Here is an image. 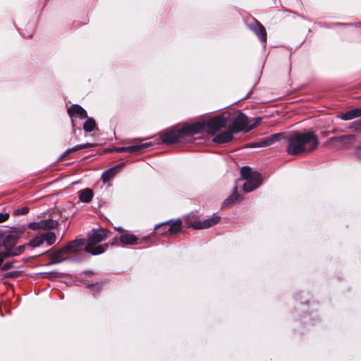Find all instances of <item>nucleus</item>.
<instances>
[{
	"label": "nucleus",
	"mask_w": 361,
	"mask_h": 361,
	"mask_svg": "<svg viewBox=\"0 0 361 361\" xmlns=\"http://www.w3.org/2000/svg\"><path fill=\"white\" fill-rule=\"evenodd\" d=\"M286 152L290 155L310 152L317 149L319 141L312 131L293 132L285 136Z\"/></svg>",
	"instance_id": "nucleus-1"
},
{
	"label": "nucleus",
	"mask_w": 361,
	"mask_h": 361,
	"mask_svg": "<svg viewBox=\"0 0 361 361\" xmlns=\"http://www.w3.org/2000/svg\"><path fill=\"white\" fill-rule=\"evenodd\" d=\"M107 238V231L103 228L94 229L92 234L89 237L85 246V250L92 255L102 254L108 248L109 243L95 246L96 244L103 241Z\"/></svg>",
	"instance_id": "nucleus-2"
},
{
	"label": "nucleus",
	"mask_w": 361,
	"mask_h": 361,
	"mask_svg": "<svg viewBox=\"0 0 361 361\" xmlns=\"http://www.w3.org/2000/svg\"><path fill=\"white\" fill-rule=\"evenodd\" d=\"M240 176L245 180L243 189L245 192H250L260 186L262 184L261 175L253 171L249 166H243L240 169Z\"/></svg>",
	"instance_id": "nucleus-3"
},
{
	"label": "nucleus",
	"mask_w": 361,
	"mask_h": 361,
	"mask_svg": "<svg viewBox=\"0 0 361 361\" xmlns=\"http://www.w3.org/2000/svg\"><path fill=\"white\" fill-rule=\"evenodd\" d=\"M260 121L261 118H256L255 121L252 124L249 125L247 116L245 114L240 112L234 118L231 125L229 126V130L234 134L241 131L247 133L255 128L260 122Z\"/></svg>",
	"instance_id": "nucleus-4"
},
{
	"label": "nucleus",
	"mask_w": 361,
	"mask_h": 361,
	"mask_svg": "<svg viewBox=\"0 0 361 361\" xmlns=\"http://www.w3.org/2000/svg\"><path fill=\"white\" fill-rule=\"evenodd\" d=\"M227 121V118L224 116H216L209 118L205 122L207 133L214 135L217 132L226 127Z\"/></svg>",
	"instance_id": "nucleus-5"
},
{
	"label": "nucleus",
	"mask_w": 361,
	"mask_h": 361,
	"mask_svg": "<svg viewBox=\"0 0 361 361\" xmlns=\"http://www.w3.org/2000/svg\"><path fill=\"white\" fill-rule=\"evenodd\" d=\"M160 139L164 144L170 145L180 142L184 139L182 129L168 130L160 133Z\"/></svg>",
	"instance_id": "nucleus-6"
},
{
	"label": "nucleus",
	"mask_w": 361,
	"mask_h": 361,
	"mask_svg": "<svg viewBox=\"0 0 361 361\" xmlns=\"http://www.w3.org/2000/svg\"><path fill=\"white\" fill-rule=\"evenodd\" d=\"M181 224L182 223L180 219H177L174 221L170 220L157 224L154 228L158 229L159 228H163V231H161V235H166L168 233L170 234H176L180 231Z\"/></svg>",
	"instance_id": "nucleus-7"
},
{
	"label": "nucleus",
	"mask_w": 361,
	"mask_h": 361,
	"mask_svg": "<svg viewBox=\"0 0 361 361\" xmlns=\"http://www.w3.org/2000/svg\"><path fill=\"white\" fill-rule=\"evenodd\" d=\"M68 254L65 251L63 247L61 248L51 252L49 254V258L50 259V262L47 264V265L59 264L66 261H73L75 260L74 257H66Z\"/></svg>",
	"instance_id": "nucleus-8"
},
{
	"label": "nucleus",
	"mask_w": 361,
	"mask_h": 361,
	"mask_svg": "<svg viewBox=\"0 0 361 361\" xmlns=\"http://www.w3.org/2000/svg\"><path fill=\"white\" fill-rule=\"evenodd\" d=\"M247 25L257 36L261 42H267V31L261 23L254 19Z\"/></svg>",
	"instance_id": "nucleus-9"
},
{
	"label": "nucleus",
	"mask_w": 361,
	"mask_h": 361,
	"mask_svg": "<svg viewBox=\"0 0 361 361\" xmlns=\"http://www.w3.org/2000/svg\"><path fill=\"white\" fill-rule=\"evenodd\" d=\"M23 234V230L20 228H13L3 240V246L15 245Z\"/></svg>",
	"instance_id": "nucleus-10"
},
{
	"label": "nucleus",
	"mask_w": 361,
	"mask_h": 361,
	"mask_svg": "<svg viewBox=\"0 0 361 361\" xmlns=\"http://www.w3.org/2000/svg\"><path fill=\"white\" fill-rule=\"evenodd\" d=\"M152 146L151 143L147 142L143 143L142 145H133L129 147H115L112 149L113 152H116L118 153H122V152H137L138 151L144 149H147L149 147Z\"/></svg>",
	"instance_id": "nucleus-11"
},
{
	"label": "nucleus",
	"mask_w": 361,
	"mask_h": 361,
	"mask_svg": "<svg viewBox=\"0 0 361 361\" xmlns=\"http://www.w3.org/2000/svg\"><path fill=\"white\" fill-rule=\"evenodd\" d=\"M283 136L281 133H276L274 135H271L269 137H267L262 140V141L255 142L251 144L250 146L252 147H264L267 146H270L273 145L276 141L279 140L280 138Z\"/></svg>",
	"instance_id": "nucleus-12"
},
{
	"label": "nucleus",
	"mask_w": 361,
	"mask_h": 361,
	"mask_svg": "<svg viewBox=\"0 0 361 361\" xmlns=\"http://www.w3.org/2000/svg\"><path fill=\"white\" fill-rule=\"evenodd\" d=\"M206 128L204 123H195L187 128H182L184 138L193 134H197Z\"/></svg>",
	"instance_id": "nucleus-13"
},
{
	"label": "nucleus",
	"mask_w": 361,
	"mask_h": 361,
	"mask_svg": "<svg viewBox=\"0 0 361 361\" xmlns=\"http://www.w3.org/2000/svg\"><path fill=\"white\" fill-rule=\"evenodd\" d=\"M84 244V240L76 238L73 240L68 242L66 245L63 246V248L68 255L75 253L80 249V247Z\"/></svg>",
	"instance_id": "nucleus-14"
},
{
	"label": "nucleus",
	"mask_w": 361,
	"mask_h": 361,
	"mask_svg": "<svg viewBox=\"0 0 361 361\" xmlns=\"http://www.w3.org/2000/svg\"><path fill=\"white\" fill-rule=\"evenodd\" d=\"M355 141V136L354 135H342L340 137H333L329 140V142H338L339 147H344L353 144Z\"/></svg>",
	"instance_id": "nucleus-15"
},
{
	"label": "nucleus",
	"mask_w": 361,
	"mask_h": 361,
	"mask_svg": "<svg viewBox=\"0 0 361 361\" xmlns=\"http://www.w3.org/2000/svg\"><path fill=\"white\" fill-rule=\"evenodd\" d=\"M68 115L72 116H78L80 119L87 118V111L79 104H73L68 109Z\"/></svg>",
	"instance_id": "nucleus-16"
},
{
	"label": "nucleus",
	"mask_w": 361,
	"mask_h": 361,
	"mask_svg": "<svg viewBox=\"0 0 361 361\" xmlns=\"http://www.w3.org/2000/svg\"><path fill=\"white\" fill-rule=\"evenodd\" d=\"M233 133H231L230 131V130L228 129V130H227V131H224L223 133H220L216 135L213 137L212 141L216 144L227 143L233 140Z\"/></svg>",
	"instance_id": "nucleus-17"
},
{
	"label": "nucleus",
	"mask_w": 361,
	"mask_h": 361,
	"mask_svg": "<svg viewBox=\"0 0 361 361\" xmlns=\"http://www.w3.org/2000/svg\"><path fill=\"white\" fill-rule=\"evenodd\" d=\"M361 116V108H356L345 113L341 114L336 117L343 121H349Z\"/></svg>",
	"instance_id": "nucleus-18"
},
{
	"label": "nucleus",
	"mask_w": 361,
	"mask_h": 361,
	"mask_svg": "<svg viewBox=\"0 0 361 361\" xmlns=\"http://www.w3.org/2000/svg\"><path fill=\"white\" fill-rule=\"evenodd\" d=\"M119 240L123 245H137L141 241L133 234L123 233L121 234Z\"/></svg>",
	"instance_id": "nucleus-19"
},
{
	"label": "nucleus",
	"mask_w": 361,
	"mask_h": 361,
	"mask_svg": "<svg viewBox=\"0 0 361 361\" xmlns=\"http://www.w3.org/2000/svg\"><path fill=\"white\" fill-rule=\"evenodd\" d=\"M243 200V197L240 195L237 191V186L234 188L233 192L224 200L223 205L228 206L230 204L239 202Z\"/></svg>",
	"instance_id": "nucleus-20"
},
{
	"label": "nucleus",
	"mask_w": 361,
	"mask_h": 361,
	"mask_svg": "<svg viewBox=\"0 0 361 361\" xmlns=\"http://www.w3.org/2000/svg\"><path fill=\"white\" fill-rule=\"evenodd\" d=\"M79 199L81 202L89 203L93 197V191L90 188H85L78 192Z\"/></svg>",
	"instance_id": "nucleus-21"
},
{
	"label": "nucleus",
	"mask_w": 361,
	"mask_h": 361,
	"mask_svg": "<svg viewBox=\"0 0 361 361\" xmlns=\"http://www.w3.org/2000/svg\"><path fill=\"white\" fill-rule=\"evenodd\" d=\"M122 164H118L106 171L102 175V178L104 183L109 181L115 175L116 171L121 166Z\"/></svg>",
	"instance_id": "nucleus-22"
},
{
	"label": "nucleus",
	"mask_w": 361,
	"mask_h": 361,
	"mask_svg": "<svg viewBox=\"0 0 361 361\" xmlns=\"http://www.w3.org/2000/svg\"><path fill=\"white\" fill-rule=\"evenodd\" d=\"M4 247L5 250L0 252V253L4 259L11 257L18 256L16 251H14L16 250L14 245L4 246Z\"/></svg>",
	"instance_id": "nucleus-23"
},
{
	"label": "nucleus",
	"mask_w": 361,
	"mask_h": 361,
	"mask_svg": "<svg viewBox=\"0 0 361 361\" xmlns=\"http://www.w3.org/2000/svg\"><path fill=\"white\" fill-rule=\"evenodd\" d=\"M86 121L83 123V130L87 133H90L96 127V122L92 118H86Z\"/></svg>",
	"instance_id": "nucleus-24"
},
{
	"label": "nucleus",
	"mask_w": 361,
	"mask_h": 361,
	"mask_svg": "<svg viewBox=\"0 0 361 361\" xmlns=\"http://www.w3.org/2000/svg\"><path fill=\"white\" fill-rule=\"evenodd\" d=\"M44 242H46L47 245H52L56 241V235L53 232H47L42 233Z\"/></svg>",
	"instance_id": "nucleus-25"
},
{
	"label": "nucleus",
	"mask_w": 361,
	"mask_h": 361,
	"mask_svg": "<svg viewBox=\"0 0 361 361\" xmlns=\"http://www.w3.org/2000/svg\"><path fill=\"white\" fill-rule=\"evenodd\" d=\"M44 243V238L42 234H41L32 238L27 245L32 247H39Z\"/></svg>",
	"instance_id": "nucleus-26"
},
{
	"label": "nucleus",
	"mask_w": 361,
	"mask_h": 361,
	"mask_svg": "<svg viewBox=\"0 0 361 361\" xmlns=\"http://www.w3.org/2000/svg\"><path fill=\"white\" fill-rule=\"evenodd\" d=\"M44 229H53L57 227L59 223L56 220L51 219L42 220Z\"/></svg>",
	"instance_id": "nucleus-27"
},
{
	"label": "nucleus",
	"mask_w": 361,
	"mask_h": 361,
	"mask_svg": "<svg viewBox=\"0 0 361 361\" xmlns=\"http://www.w3.org/2000/svg\"><path fill=\"white\" fill-rule=\"evenodd\" d=\"M349 129L356 133H361V118L350 123Z\"/></svg>",
	"instance_id": "nucleus-28"
},
{
	"label": "nucleus",
	"mask_w": 361,
	"mask_h": 361,
	"mask_svg": "<svg viewBox=\"0 0 361 361\" xmlns=\"http://www.w3.org/2000/svg\"><path fill=\"white\" fill-rule=\"evenodd\" d=\"M191 227L197 230L205 229L209 228L205 220L195 221L191 224Z\"/></svg>",
	"instance_id": "nucleus-29"
},
{
	"label": "nucleus",
	"mask_w": 361,
	"mask_h": 361,
	"mask_svg": "<svg viewBox=\"0 0 361 361\" xmlns=\"http://www.w3.org/2000/svg\"><path fill=\"white\" fill-rule=\"evenodd\" d=\"M220 216L214 214L212 217L205 219L207 226L209 227L216 224L220 221Z\"/></svg>",
	"instance_id": "nucleus-30"
},
{
	"label": "nucleus",
	"mask_w": 361,
	"mask_h": 361,
	"mask_svg": "<svg viewBox=\"0 0 361 361\" xmlns=\"http://www.w3.org/2000/svg\"><path fill=\"white\" fill-rule=\"evenodd\" d=\"M28 228L31 230L36 231L39 229H44V225L42 220L38 222H32L30 223L28 225Z\"/></svg>",
	"instance_id": "nucleus-31"
},
{
	"label": "nucleus",
	"mask_w": 361,
	"mask_h": 361,
	"mask_svg": "<svg viewBox=\"0 0 361 361\" xmlns=\"http://www.w3.org/2000/svg\"><path fill=\"white\" fill-rule=\"evenodd\" d=\"M29 212V208L27 207H23L20 209H17L14 210L13 214L14 215H24L26 214Z\"/></svg>",
	"instance_id": "nucleus-32"
},
{
	"label": "nucleus",
	"mask_w": 361,
	"mask_h": 361,
	"mask_svg": "<svg viewBox=\"0 0 361 361\" xmlns=\"http://www.w3.org/2000/svg\"><path fill=\"white\" fill-rule=\"evenodd\" d=\"M27 245V244L16 246V247L14 245V247L16 250L15 251L18 256L20 255V254H22L25 251V247Z\"/></svg>",
	"instance_id": "nucleus-33"
},
{
	"label": "nucleus",
	"mask_w": 361,
	"mask_h": 361,
	"mask_svg": "<svg viewBox=\"0 0 361 361\" xmlns=\"http://www.w3.org/2000/svg\"><path fill=\"white\" fill-rule=\"evenodd\" d=\"M13 267V263L10 262H5L2 267H1V269L2 271H6Z\"/></svg>",
	"instance_id": "nucleus-34"
},
{
	"label": "nucleus",
	"mask_w": 361,
	"mask_h": 361,
	"mask_svg": "<svg viewBox=\"0 0 361 361\" xmlns=\"http://www.w3.org/2000/svg\"><path fill=\"white\" fill-rule=\"evenodd\" d=\"M9 217L8 213H0V223L4 222Z\"/></svg>",
	"instance_id": "nucleus-35"
},
{
	"label": "nucleus",
	"mask_w": 361,
	"mask_h": 361,
	"mask_svg": "<svg viewBox=\"0 0 361 361\" xmlns=\"http://www.w3.org/2000/svg\"><path fill=\"white\" fill-rule=\"evenodd\" d=\"M73 150L72 149V147L71 148H68L64 152L63 154H62V156L61 157L60 159H63L65 157L69 155L71 153H73Z\"/></svg>",
	"instance_id": "nucleus-36"
},
{
	"label": "nucleus",
	"mask_w": 361,
	"mask_h": 361,
	"mask_svg": "<svg viewBox=\"0 0 361 361\" xmlns=\"http://www.w3.org/2000/svg\"><path fill=\"white\" fill-rule=\"evenodd\" d=\"M80 145L81 147V149H85V148L92 147L94 145L92 144V143H85V144H82V145Z\"/></svg>",
	"instance_id": "nucleus-37"
},
{
	"label": "nucleus",
	"mask_w": 361,
	"mask_h": 361,
	"mask_svg": "<svg viewBox=\"0 0 361 361\" xmlns=\"http://www.w3.org/2000/svg\"><path fill=\"white\" fill-rule=\"evenodd\" d=\"M72 149L73 150L74 152H75L77 151L81 150V147L80 145H78L72 147Z\"/></svg>",
	"instance_id": "nucleus-38"
},
{
	"label": "nucleus",
	"mask_w": 361,
	"mask_h": 361,
	"mask_svg": "<svg viewBox=\"0 0 361 361\" xmlns=\"http://www.w3.org/2000/svg\"><path fill=\"white\" fill-rule=\"evenodd\" d=\"M115 229L118 230L119 232H121L123 231V229L121 228H116L115 227Z\"/></svg>",
	"instance_id": "nucleus-39"
},
{
	"label": "nucleus",
	"mask_w": 361,
	"mask_h": 361,
	"mask_svg": "<svg viewBox=\"0 0 361 361\" xmlns=\"http://www.w3.org/2000/svg\"><path fill=\"white\" fill-rule=\"evenodd\" d=\"M93 286V284L87 283V286L89 288L92 287Z\"/></svg>",
	"instance_id": "nucleus-40"
},
{
	"label": "nucleus",
	"mask_w": 361,
	"mask_h": 361,
	"mask_svg": "<svg viewBox=\"0 0 361 361\" xmlns=\"http://www.w3.org/2000/svg\"><path fill=\"white\" fill-rule=\"evenodd\" d=\"M109 245H115V243H114V242H111V243H110L109 244Z\"/></svg>",
	"instance_id": "nucleus-41"
}]
</instances>
